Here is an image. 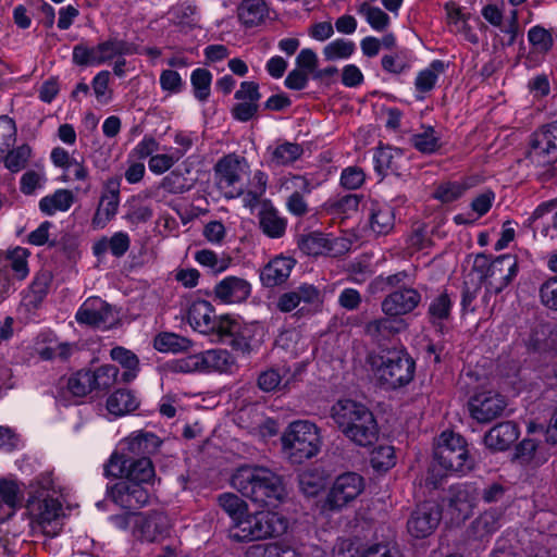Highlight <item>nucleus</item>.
<instances>
[{"label":"nucleus","mask_w":557,"mask_h":557,"mask_svg":"<svg viewBox=\"0 0 557 557\" xmlns=\"http://www.w3.org/2000/svg\"><path fill=\"white\" fill-rule=\"evenodd\" d=\"M232 486L261 507L276 508L285 497L282 476L262 466L245 465L231 478Z\"/></svg>","instance_id":"nucleus-1"},{"label":"nucleus","mask_w":557,"mask_h":557,"mask_svg":"<svg viewBox=\"0 0 557 557\" xmlns=\"http://www.w3.org/2000/svg\"><path fill=\"white\" fill-rule=\"evenodd\" d=\"M331 418L352 444L371 447L379 440V426L372 411L351 399L336 401L331 408Z\"/></svg>","instance_id":"nucleus-2"},{"label":"nucleus","mask_w":557,"mask_h":557,"mask_svg":"<svg viewBox=\"0 0 557 557\" xmlns=\"http://www.w3.org/2000/svg\"><path fill=\"white\" fill-rule=\"evenodd\" d=\"M379 383L387 389L408 385L414 377L416 362L405 349H387L372 358Z\"/></svg>","instance_id":"nucleus-3"},{"label":"nucleus","mask_w":557,"mask_h":557,"mask_svg":"<svg viewBox=\"0 0 557 557\" xmlns=\"http://www.w3.org/2000/svg\"><path fill=\"white\" fill-rule=\"evenodd\" d=\"M518 270V259L511 253L498 256L492 261L479 253L473 262V271L479 274L487 294L502 293L517 276Z\"/></svg>","instance_id":"nucleus-4"},{"label":"nucleus","mask_w":557,"mask_h":557,"mask_svg":"<svg viewBox=\"0 0 557 557\" xmlns=\"http://www.w3.org/2000/svg\"><path fill=\"white\" fill-rule=\"evenodd\" d=\"M281 441L285 455L293 463H302L314 457L321 447V436L317 425L305 420L292 422Z\"/></svg>","instance_id":"nucleus-5"},{"label":"nucleus","mask_w":557,"mask_h":557,"mask_svg":"<svg viewBox=\"0 0 557 557\" xmlns=\"http://www.w3.org/2000/svg\"><path fill=\"white\" fill-rule=\"evenodd\" d=\"M525 159L544 180L557 174V121L543 125L531 134Z\"/></svg>","instance_id":"nucleus-6"},{"label":"nucleus","mask_w":557,"mask_h":557,"mask_svg":"<svg viewBox=\"0 0 557 557\" xmlns=\"http://www.w3.org/2000/svg\"><path fill=\"white\" fill-rule=\"evenodd\" d=\"M287 527V520L277 512L246 513L231 529V537L236 542L260 541L282 535L286 532Z\"/></svg>","instance_id":"nucleus-7"},{"label":"nucleus","mask_w":557,"mask_h":557,"mask_svg":"<svg viewBox=\"0 0 557 557\" xmlns=\"http://www.w3.org/2000/svg\"><path fill=\"white\" fill-rule=\"evenodd\" d=\"M434 460L444 470L465 474L473 468L466 440L451 431H444L434 448Z\"/></svg>","instance_id":"nucleus-8"},{"label":"nucleus","mask_w":557,"mask_h":557,"mask_svg":"<svg viewBox=\"0 0 557 557\" xmlns=\"http://www.w3.org/2000/svg\"><path fill=\"white\" fill-rule=\"evenodd\" d=\"M249 170L246 158L236 153H228L215 163L214 180L218 188L228 198H237L245 191L243 175Z\"/></svg>","instance_id":"nucleus-9"},{"label":"nucleus","mask_w":557,"mask_h":557,"mask_svg":"<svg viewBox=\"0 0 557 557\" xmlns=\"http://www.w3.org/2000/svg\"><path fill=\"white\" fill-rule=\"evenodd\" d=\"M223 323L219 338L243 355H250L263 343L264 327L259 322L244 323L228 317Z\"/></svg>","instance_id":"nucleus-10"},{"label":"nucleus","mask_w":557,"mask_h":557,"mask_svg":"<svg viewBox=\"0 0 557 557\" xmlns=\"http://www.w3.org/2000/svg\"><path fill=\"white\" fill-rule=\"evenodd\" d=\"M364 490V479L356 472L339 474L333 482L323 508L329 510H341L347 504L355 500Z\"/></svg>","instance_id":"nucleus-11"},{"label":"nucleus","mask_w":557,"mask_h":557,"mask_svg":"<svg viewBox=\"0 0 557 557\" xmlns=\"http://www.w3.org/2000/svg\"><path fill=\"white\" fill-rule=\"evenodd\" d=\"M107 496L121 508L133 511L148 505L150 500V493L145 485L125 479L107 486Z\"/></svg>","instance_id":"nucleus-12"},{"label":"nucleus","mask_w":557,"mask_h":557,"mask_svg":"<svg viewBox=\"0 0 557 557\" xmlns=\"http://www.w3.org/2000/svg\"><path fill=\"white\" fill-rule=\"evenodd\" d=\"M442 520V508L426 500L416 506L407 521V531L414 539H425L434 533Z\"/></svg>","instance_id":"nucleus-13"},{"label":"nucleus","mask_w":557,"mask_h":557,"mask_svg":"<svg viewBox=\"0 0 557 557\" xmlns=\"http://www.w3.org/2000/svg\"><path fill=\"white\" fill-rule=\"evenodd\" d=\"M470 416L479 423H490L499 418L507 407L505 397L493 391L473 395L468 403Z\"/></svg>","instance_id":"nucleus-14"},{"label":"nucleus","mask_w":557,"mask_h":557,"mask_svg":"<svg viewBox=\"0 0 557 557\" xmlns=\"http://www.w3.org/2000/svg\"><path fill=\"white\" fill-rule=\"evenodd\" d=\"M228 319L225 317H216L214 308L207 300L194 301L188 310V322L194 330L202 334H216L219 337L224 329V323Z\"/></svg>","instance_id":"nucleus-15"},{"label":"nucleus","mask_w":557,"mask_h":557,"mask_svg":"<svg viewBox=\"0 0 557 557\" xmlns=\"http://www.w3.org/2000/svg\"><path fill=\"white\" fill-rule=\"evenodd\" d=\"M524 225L530 227L536 236L543 238H557V199H552L539 205L532 214L525 220Z\"/></svg>","instance_id":"nucleus-16"},{"label":"nucleus","mask_w":557,"mask_h":557,"mask_svg":"<svg viewBox=\"0 0 557 557\" xmlns=\"http://www.w3.org/2000/svg\"><path fill=\"white\" fill-rule=\"evenodd\" d=\"M75 319L79 324L108 327L114 321L112 307L99 297H90L78 308Z\"/></svg>","instance_id":"nucleus-17"},{"label":"nucleus","mask_w":557,"mask_h":557,"mask_svg":"<svg viewBox=\"0 0 557 557\" xmlns=\"http://www.w3.org/2000/svg\"><path fill=\"white\" fill-rule=\"evenodd\" d=\"M421 295L412 287L396 289L384 297L381 309L386 315H403L412 312L420 304Z\"/></svg>","instance_id":"nucleus-18"},{"label":"nucleus","mask_w":557,"mask_h":557,"mask_svg":"<svg viewBox=\"0 0 557 557\" xmlns=\"http://www.w3.org/2000/svg\"><path fill=\"white\" fill-rule=\"evenodd\" d=\"M168 528L169 520L163 512H138L132 533L140 541L154 542L168 531Z\"/></svg>","instance_id":"nucleus-19"},{"label":"nucleus","mask_w":557,"mask_h":557,"mask_svg":"<svg viewBox=\"0 0 557 557\" xmlns=\"http://www.w3.org/2000/svg\"><path fill=\"white\" fill-rule=\"evenodd\" d=\"M503 510L491 508L476 517L467 529V537L471 541L487 542L500 528Z\"/></svg>","instance_id":"nucleus-20"},{"label":"nucleus","mask_w":557,"mask_h":557,"mask_svg":"<svg viewBox=\"0 0 557 557\" xmlns=\"http://www.w3.org/2000/svg\"><path fill=\"white\" fill-rule=\"evenodd\" d=\"M214 296L223 304H240L251 294L248 281L237 276H227L214 286Z\"/></svg>","instance_id":"nucleus-21"},{"label":"nucleus","mask_w":557,"mask_h":557,"mask_svg":"<svg viewBox=\"0 0 557 557\" xmlns=\"http://www.w3.org/2000/svg\"><path fill=\"white\" fill-rule=\"evenodd\" d=\"M162 441L152 432L136 431L127 436L122 445V450L127 456H134V458L149 457L156 454Z\"/></svg>","instance_id":"nucleus-22"},{"label":"nucleus","mask_w":557,"mask_h":557,"mask_svg":"<svg viewBox=\"0 0 557 557\" xmlns=\"http://www.w3.org/2000/svg\"><path fill=\"white\" fill-rule=\"evenodd\" d=\"M296 260L290 257L277 256L271 259L260 272V281L263 286L272 288L287 281Z\"/></svg>","instance_id":"nucleus-23"},{"label":"nucleus","mask_w":557,"mask_h":557,"mask_svg":"<svg viewBox=\"0 0 557 557\" xmlns=\"http://www.w3.org/2000/svg\"><path fill=\"white\" fill-rule=\"evenodd\" d=\"M407 327L408 323L405 319L385 314V317L368 322L364 326V333L374 341L380 342L405 332Z\"/></svg>","instance_id":"nucleus-24"},{"label":"nucleus","mask_w":557,"mask_h":557,"mask_svg":"<svg viewBox=\"0 0 557 557\" xmlns=\"http://www.w3.org/2000/svg\"><path fill=\"white\" fill-rule=\"evenodd\" d=\"M519 437V428L512 421L500 422L484 435L485 446L494 451H504Z\"/></svg>","instance_id":"nucleus-25"},{"label":"nucleus","mask_w":557,"mask_h":557,"mask_svg":"<svg viewBox=\"0 0 557 557\" xmlns=\"http://www.w3.org/2000/svg\"><path fill=\"white\" fill-rule=\"evenodd\" d=\"M259 225L268 237L281 238L286 232L287 220L280 214L270 201H267L259 212Z\"/></svg>","instance_id":"nucleus-26"},{"label":"nucleus","mask_w":557,"mask_h":557,"mask_svg":"<svg viewBox=\"0 0 557 557\" xmlns=\"http://www.w3.org/2000/svg\"><path fill=\"white\" fill-rule=\"evenodd\" d=\"M370 230L377 236L388 235L395 226V214L393 208L386 205H380L374 201L371 203L369 214Z\"/></svg>","instance_id":"nucleus-27"},{"label":"nucleus","mask_w":557,"mask_h":557,"mask_svg":"<svg viewBox=\"0 0 557 557\" xmlns=\"http://www.w3.org/2000/svg\"><path fill=\"white\" fill-rule=\"evenodd\" d=\"M550 456L548 448L544 444H539L533 438H524L516 447V457L525 465L540 467L545 463Z\"/></svg>","instance_id":"nucleus-28"},{"label":"nucleus","mask_w":557,"mask_h":557,"mask_svg":"<svg viewBox=\"0 0 557 557\" xmlns=\"http://www.w3.org/2000/svg\"><path fill=\"white\" fill-rule=\"evenodd\" d=\"M131 246V238L125 232H116L110 238L103 236L92 246V252L96 257L103 256L110 251L114 257H123Z\"/></svg>","instance_id":"nucleus-29"},{"label":"nucleus","mask_w":557,"mask_h":557,"mask_svg":"<svg viewBox=\"0 0 557 557\" xmlns=\"http://www.w3.org/2000/svg\"><path fill=\"white\" fill-rule=\"evenodd\" d=\"M200 352L202 372H227L235 363L233 356L225 349H209Z\"/></svg>","instance_id":"nucleus-30"},{"label":"nucleus","mask_w":557,"mask_h":557,"mask_svg":"<svg viewBox=\"0 0 557 557\" xmlns=\"http://www.w3.org/2000/svg\"><path fill=\"white\" fill-rule=\"evenodd\" d=\"M74 203V194L69 189H57L52 195L45 196L39 201V209L47 215L58 211H67Z\"/></svg>","instance_id":"nucleus-31"},{"label":"nucleus","mask_w":557,"mask_h":557,"mask_svg":"<svg viewBox=\"0 0 557 557\" xmlns=\"http://www.w3.org/2000/svg\"><path fill=\"white\" fill-rule=\"evenodd\" d=\"M138 400L128 389H117L107 399V409L116 417L129 413L138 408Z\"/></svg>","instance_id":"nucleus-32"},{"label":"nucleus","mask_w":557,"mask_h":557,"mask_svg":"<svg viewBox=\"0 0 557 557\" xmlns=\"http://www.w3.org/2000/svg\"><path fill=\"white\" fill-rule=\"evenodd\" d=\"M267 14L268 8L263 0H243L238 7V17L247 27L259 25Z\"/></svg>","instance_id":"nucleus-33"},{"label":"nucleus","mask_w":557,"mask_h":557,"mask_svg":"<svg viewBox=\"0 0 557 557\" xmlns=\"http://www.w3.org/2000/svg\"><path fill=\"white\" fill-rule=\"evenodd\" d=\"M154 467L149 457L134 458L129 456L125 480L136 481L141 485L149 483L154 478Z\"/></svg>","instance_id":"nucleus-34"},{"label":"nucleus","mask_w":557,"mask_h":557,"mask_svg":"<svg viewBox=\"0 0 557 557\" xmlns=\"http://www.w3.org/2000/svg\"><path fill=\"white\" fill-rule=\"evenodd\" d=\"M137 48L134 44L117 38H109L98 44V52H100L101 64L115 57L131 55L136 53Z\"/></svg>","instance_id":"nucleus-35"},{"label":"nucleus","mask_w":557,"mask_h":557,"mask_svg":"<svg viewBox=\"0 0 557 557\" xmlns=\"http://www.w3.org/2000/svg\"><path fill=\"white\" fill-rule=\"evenodd\" d=\"M193 343L186 337L175 333H160L154 337L153 346L161 352H183L191 347Z\"/></svg>","instance_id":"nucleus-36"},{"label":"nucleus","mask_w":557,"mask_h":557,"mask_svg":"<svg viewBox=\"0 0 557 557\" xmlns=\"http://www.w3.org/2000/svg\"><path fill=\"white\" fill-rule=\"evenodd\" d=\"M299 249L308 256H320L332 250L331 242L319 232L302 235L298 239Z\"/></svg>","instance_id":"nucleus-37"},{"label":"nucleus","mask_w":557,"mask_h":557,"mask_svg":"<svg viewBox=\"0 0 557 557\" xmlns=\"http://www.w3.org/2000/svg\"><path fill=\"white\" fill-rule=\"evenodd\" d=\"M110 355L114 361L125 369L122 374L124 382L128 383L137 376L139 360L133 351L124 347H114L111 349Z\"/></svg>","instance_id":"nucleus-38"},{"label":"nucleus","mask_w":557,"mask_h":557,"mask_svg":"<svg viewBox=\"0 0 557 557\" xmlns=\"http://www.w3.org/2000/svg\"><path fill=\"white\" fill-rule=\"evenodd\" d=\"M446 11L448 23L454 27V30L461 33L469 42L478 45L479 37L472 32V28L468 24V16L462 13L461 9L454 4H446Z\"/></svg>","instance_id":"nucleus-39"},{"label":"nucleus","mask_w":557,"mask_h":557,"mask_svg":"<svg viewBox=\"0 0 557 557\" xmlns=\"http://www.w3.org/2000/svg\"><path fill=\"white\" fill-rule=\"evenodd\" d=\"M169 15L174 24L182 27L193 28L199 21L197 7L190 2L173 5L169 11Z\"/></svg>","instance_id":"nucleus-40"},{"label":"nucleus","mask_w":557,"mask_h":557,"mask_svg":"<svg viewBox=\"0 0 557 557\" xmlns=\"http://www.w3.org/2000/svg\"><path fill=\"white\" fill-rule=\"evenodd\" d=\"M218 504L232 518L234 524L243 519L248 511L246 502L234 493L220 494Z\"/></svg>","instance_id":"nucleus-41"},{"label":"nucleus","mask_w":557,"mask_h":557,"mask_svg":"<svg viewBox=\"0 0 557 557\" xmlns=\"http://www.w3.org/2000/svg\"><path fill=\"white\" fill-rule=\"evenodd\" d=\"M441 137L432 126L423 127V131L410 137V144L422 153H433L441 148Z\"/></svg>","instance_id":"nucleus-42"},{"label":"nucleus","mask_w":557,"mask_h":557,"mask_svg":"<svg viewBox=\"0 0 557 557\" xmlns=\"http://www.w3.org/2000/svg\"><path fill=\"white\" fill-rule=\"evenodd\" d=\"M304 153L299 144L285 141L277 145L271 152V162L275 165H288L298 160Z\"/></svg>","instance_id":"nucleus-43"},{"label":"nucleus","mask_w":557,"mask_h":557,"mask_svg":"<svg viewBox=\"0 0 557 557\" xmlns=\"http://www.w3.org/2000/svg\"><path fill=\"white\" fill-rule=\"evenodd\" d=\"M356 51L354 41L345 38H337L323 47L322 53L326 61L349 59Z\"/></svg>","instance_id":"nucleus-44"},{"label":"nucleus","mask_w":557,"mask_h":557,"mask_svg":"<svg viewBox=\"0 0 557 557\" xmlns=\"http://www.w3.org/2000/svg\"><path fill=\"white\" fill-rule=\"evenodd\" d=\"M32 157V148L27 144H23L14 149H9L3 153L5 168L12 172L17 173L26 168L28 160Z\"/></svg>","instance_id":"nucleus-45"},{"label":"nucleus","mask_w":557,"mask_h":557,"mask_svg":"<svg viewBox=\"0 0 557 557\" xmlns=\"http://www.w3.org/2000/svg\"><path fill=\"white\" fill-rule=\"evenodd\" d=\"M453 301L447 293H441L432 299L428 313L433 325H442L443 321L450 318Z\"/></svg>","instance_id":"nucleus-46"},{"label":"nucleus","mask_w":557,"mask_h":557,"mask_svg":"<svg viewBox=\"0 0 557 557\" xmlns=\"http://www.w3.org/2000/svg\"><path fill=\"white\" fill-rule=\"evenodd\" d=\"M445 64L441 60H434L430 66L421 71L414 82L417 90L428 92L432 90L437 82L438 74L443 73Z\"/></svg>","instance_id":"nucleus-47"},{"label":"nucleus","mask_w":557,"mask_h":557,"mask_svg":"<svg viewBox=\"0 0 557 557\" xmlns=\"http://www.w3.org/2000/svg\"><path fill=\"white\" fill-rule=\"evenodd\" d=\"M357 12L364 16L369 25L376 32H384L389 25V16L380 8L362 2Z\"/></svg>","instance_id":"nucleus-48"},{"label":"nucleus","mask_w":557,"mask_h":557,"mask_svg":"<svg viewBox=\"0 0 557 557\" xmlns=\"http://www.w3.org/2000/svg\"><path fill=\"white\" fill-rule=\"evenodd\" d=\"M119 375V369L113 364H104L91 371L94 391H107L112 387Z\"/></svg>","instance_id":"nucleus-49"},{"label":"nucleus","mask_w":557,"mask_h":557,"mask_svg":"<svg viewBox=\"0 0 557 557\" xmlns=\"http://www.w3.org/2000/svg\"><path fill=\"white\" fill-rule=\"evenodd\" d=\"M51 278V273L48 271H41L36 274L29 286V293L26 296L30 305L37 307L42 301L48 293Z\"/></svg>","instance_id":"nucleus-50"},{"label":"nucleus","mask_w":557,"mask_h":557,"mask_svg":"<svg viewBox=\"0 0 557 557\" xmlns=\"http://www.w3.org/2000/svg\"><path fill=\"white\" fill-rule=\"evenodd\" d=\"M212 74L206 69H196L190 76L191 86L194 88V96L199 101H207L211 90Z\"/></svg>","instance_id":"nucleus-51"},{"label":"nucleus","mask_w":557,"mask_h":557,"mask_svg":"<svg viewBox=\"0 0 557 557\" xmlns=\"http://www.w3.org/2000/svg\"><path fill=\"white\" fill-rule=\"evenodd\" d=\"M69 392L76 397H84L94 391L91 370H81L67 380Z\"/></svg>","instance_id":"nucleus-52"},{"label":"nucleus","mask_w":557,"mask_h":557,"mask_svg":"<svg viewBox=\"0 0 557 557\" xmlns=\"http://www.w3.org/2000/svg\"><path fill=\"white\" fill-rule=\"evenodd\" d=\"M120 199L102 195L99 207L92 218V225L103 227L117 212Z\"/></svg>","instance_id":"nucleus-53"},{"label":"nucleus","mask_w":557,"mask_h":557,"mask_svg":"<svg viewBox=\"0 0 557 557\" xmlns=\"http://www.w3.org/2000/svg\"><path fill=\"white\" fill-rule=\"evenodd\" d=\"M168 368L173 373L202 372L201 352L175 359L168 363Z\"/></svg>","instance_id":"nucleus-54"},{"label":"nucleus","mask_w":557,"mask_h":557,"mask_svg":"<svg viewBox=\"0 0 557 557\" xmlns=\"http://www.w3.org/2000/svg\"><path fill=\"white\" fill-rule=\"evenodd\" d=\"M16 141L15 122L8 115H0V162L5 153Z\"/></svg>","instance_id":"nucleus-55"},{"label":"nucleus","mask_w":557,"mask_h":557,"mask_svg":"<svg viewBox=\"0 0 557 557\" xmlns=\"http://www.w3.org/2000/svg\"><path fill=\"white\" fill-rule=\"evenodd\" d=\"M27 257L28 251L22 247L8 251V267L11 268L18 280H24L28 275Z\"/></svg>","instance_id":"nucleus-56"},{"label":"nucleus","mask_w":557,"mask_h":557,"mask_svg":"<svg viewBox=\"0 0 557 557\" xmlns=\"http://www.w3.org/2000/svg\"><path fill=\"white\" fill-rule=\"evenodd\" d=\"M400 158L398 151L392 148H380L374 153V168L380 174H384L387 171L396 172L398 170L395 158Z\"/></svg>","instance_id":"nucleus-57"},{"label":"nucleus","mask_w":557,"mask_h":557,"mask_svg":"<svg viewBox=\"0 0 557 557\" xmlns=\"http://www.w3.org/2000/svg\"><path fill=\"white\" fill-rule=\"evenodd\" d=\"M73 62L81 66L101 64L100 52H98V45L95 47H88L84 44L74 46Z\"/></svg>","instance_id":"nucleus-58"},{"label":"nucleus","mask_w":557,"mask_h":557,"mask_svg":"<svg viewBox=\"0 0 557 557\" xmlns=\"http://www.w3.org/2000/svg\"><path fill=\"white\" fill-rule=\"evenodd\" d=\"M128 462L129 456H127L124 450H122V453H113L104 465V475L121 479L126 478Z\"/></svg>","instance_id":"nucleus-59"},{"label":"nucleus","mask_w":557,"mask_h":557,"mask_svg":"<svg viewBox=\"0 0 557 557\" xmlns=\"http://www.w3.org/2000/svg\"><path fill=\"white\" fill-rule=\"evenodd\" d=\"M0 499L9 508H11V509L16 508L23 499V492H22L20 485L15 481L1 480L0 481Z\"/></svg>","instance_id":"nucleus-60"},{"label":"nucleus","mask_w":557,"mask_h":557,"mask_svg":"<svg viewBox=\"0 0 557 557\" xmlns=\"http://www.w3.org/2000/svg\"><path fill=\"white\" fill-rule=\"evenodd\" d=\"M466 187L458 182H444L436 186L433 197L444 203L453 202L460 198Z\"/></svg>","instance_id":"nucleus-61"},{"label":"nucleus","mask_w":557,"mask_h":557,"mask_svg":"<svg viewBox=\"0 0 557 557\" xmlns=\"http://www.w3.org/2000/svg\"><path fill=\"white\" fill-rule=\"evenodd\" d=\"M541 304L554 311H557V275L544 281L539 289Z\"/></svg>","instance_id":"nucleus-62"},{"label":"nucleus","mask_w":557,"mask_h":557,"mask_svg":"<svg viewBox=\"0 0 557 557\" xmlns=\"http://www.w3.org/2000/svg\"><path fill=\"white\" fill-rule=\"evenodd\" d=\"M282 187L292 193L309 195L314 186L312 181L306 175L288 174L284 177Z\"/></svg>","instance_id":"nucleus-63"},{"label":"nucleus","mask_w":557,"mask_h":557,"mask_svg":"<svg viewBox=\"0 0 557 557\" xmlns=\"http://www.w3.org/2000/svg\"><path fill=\"white\" fill-rule=\"evenodd\" d=\"M40 523H50L62 513V505L55 498H44L38 505Z\"/></svg>","instance_id":"nucleus-64"}]
</instances>
